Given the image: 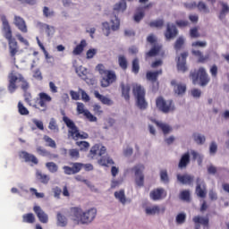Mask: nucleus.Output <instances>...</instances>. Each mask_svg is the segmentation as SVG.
Listing matches in <instances>:
<instances>
[{
	"mask_svg": "<svg viewBox=\"0 0 229 229\" xmlns=\"http://www.w3.org/2000/svg\"><path fill=\"white\" fill-rule=\"evenodd\" d=\"M38 106L41 108V112H47V104L53 101V98L46 92H40L38 94Z\"/></svg>",
	"mask_w": 229,
	"mask_h": 229,
	"instance_id": "nucleus-13",
	"label": "nucleus"
},
{
	"mask_svg": "<svg viewBox=\"0 0 229 229\" xmlns=\"http://www.w3.org/2000/svg\"><path fill=\"white\" fill-rule=\"evenodd\" d=\"M44 140H45V142L47 143V146L49 148H53L54 149H56V142L51 137H49L47 135H45L44 136Z\"/></svg>",
	"mask_w": 229,
	"mask_h": 229,
	"instance_id": "nucleus-50",
	"label": "nucleus"
},
{
	"mask_svg": "<svg viewBox=\"0 0 229 229\" xmlns=\"http://www.w3.org/2000/svg\"><path fill=\"white\" fill-rule=\"evenodd\" d=\"M189 164H191V154L189 152H186L182 155L178 164V167L179 169H186Z\"/></svg>",
	"mask_w": 229,
	"mask_h": 229,
	"instance_id": "nucleus-25",
	"label": "nucleus"
},
{
	"mask_svg": "<svg viewBox=\"0 0 229 229\" xmlns=\"http://www.w3.org/2000/svg\"><path fill=\"white\" fill-rule=\"evenodd\" d=\"M18 112L21 115L30 114V111L28 110V108H26V106H24V105L21 101L18 103Z\"/></svg>",
	"mask_w": 229,
	"mask_h": 229,
	"instance_id": "nucleus-46",
	"label": "nucleus"
},
{
	"mask_svg": "<svg viewBox=\"0 0 229 229\" xmlns=\"http://www.w3.org/2000/svg\"><path fill=\"white\" fill-rule=\"evenodd\" d=\"M72 212L74 217L80 220L81 225H89V223H92V221L96 219V216H98V209H96V208H91L85 212L80 208H72Z\"/></svg>",
	"mask_w": 229,
	"mask_h": 229,
	"instance_id": "nucleus-4",
	"label": "nucleus"
},
{
	"mask_svg": "<svg viewBox=\"0 0 229 229\" xmlns=\"http://www.w3.org/2000/svg\"><path fill=\"white\" fill-rule=\"evenodd\" d=\"M191 54L193 56H196L198 58L199 64H205L210 58V55H204L203 53L199 50H192Z\"/></svg>",
	"mask_w": 229,
	"mask_h": 229,
	"instance_id": "nucleus-30",
	"label": "nucleus"
},
{
	"mask_svg": "<svg viewBox=\"0 0 229 229\" xmlns=\"http://www.w3.org/2000/svg\"><path fill=\"white\" fill-rule=\"evenodd\" d=\"M118 64H119V67L123 69V71H126V69H128V59H126V56L123 55H119Z\"/></svg>",
	"mask_w": 229,
	"mask_h": 229,
	"instance_id": "nucleus-35",
	"label": "nucleus"
},
{
	"mask_svg": "<svg viewBox=\"0 0 229 229\" xmlns=\"http://www.w3.org/2000/svg\"><path fill=\"white\" fill-rule=\"evenodd\" d=\"M36 178L41 183H44L45 185H47L49 183V175L42 174V172L38 171L36 173Z\"/></svg>",
	"mask_w": 229,
	"mask_h": 229,
	"instance_id": "nucleus-33",
	"label": "nucleus"
},
{
	"mask_svg": "<svg viewBox=\"0 0 229 229\" xmlns=\"http://www.w3.org/2000/svg\"><path fill=\"white\" fill-rule=\"evenodd\" d=\"M68 155L72 160H78L80 158V150L78 148L69 149Z\"/></svg>",
	"mask_w": 229,
	"mask_h": 229,
	"instance_id": "nucleus-41",
	"label": "nucleus"
},
{
	"mask_svg": "<svg viewBox=\"0 0 229 229\" xmlns=\"http://www.w3.org/2000/svg\"><path fill=\"white\" fill-rule=\"evenodd\" d=\"M22 222L33 225L35 223V215L33 213H27L22 216Z\"/></svg>",
	"mask_w": 229,
	"mask_h": 229,
	"instance_id": "nucleus-38",
	"label": "nucleus"
},
{
	"mask_svg": "<svg viewBox=\"0 0 229 229\" xmlns=\"http://www.w3.org/2000/svg\"><path fill=\"white\" fill-rule=\"evenodd\" d=\"M193 223L195 224V229H199L202 226H205L206 228H208V218H205L203 216H196L192 218Z\"/></svg>",
	"mask_w": 229,
	"mask_h": 229,
	"instance_id": "nucleus-23",
	"label": "nucleus"
},
{
	"mask_svg": "<svg viewBox=\"0 0 229 229\" xmlns=\"http://www.w3.org/2000/svg\"><path fill=\"white\" fill-rule=\"evenodd\" d=\"M33 211L36 214L38 219L40 221V223H43L44 225L49 223V216L46 214L44 209L40 208V206H34Z\"/></svg>",
	"mask_w": 229,
	"mask_h": 229,
	"instance_id": "nucleus-18",
	"label": "nucleus"
},
{
	"mask_svg": "<svg viewBox=\"0 0 229 229\" xmlns=\"http://www.w3.org/2000/svg\"><path fill=\"white\" fill-rule=\"evenodd\" d=\"M2 22L3 31L4 32V38H6L9 46V55L15 64V55L19 53V44L17 43V40L13 38L12 34V27H10L8 20L5 17H4L2 18Z\"/></svg>",
	"mask_w": 229,
	"mask_h": 229,
	"instance_id": "nucleus-1",
	"label": "nucleus"
},
{
	"mask_svg": "<svg viewBox=\"0 0 229 229\" xmlns=\"http://www.w3.org/2000/svg\"><path fill=\"white\" fill-rule=\"evenodd\" d=\"M175 24L178 28H187V26H189V21L185 20H178L175 21Z\"/></svg>",
	"mask_w": 229,
	"mask_h": 229,
	"instance_id": "nucleus-60",
	"label": "nucleus"
},
{
	"mask_svg": "<svg viewBox=\"0 0 229 229\" xmlns=\"http://www.w3.org/2000/svg\"><path fill=\"white\" fill-rule=\"evenodd\" d=\"M79 92H81L82 101H85V103H89V101H90V97H89V94H87L85 90L79 88Z\"/></svg>",
	"mask_w": 229,
	"mask_h": 229,
	"instance_id": "nucleus-57",
	"label": "nucleus"
},
{
	"mask_svg": "<svg viewBox=\"0 0 229 229\" xmlns=\"http://www.w3.org/2000/svg\"><path fill=\"white\" fill-rule=\"evenodd\" d=\"M80 91L70 90V96L73 101H80Z\"/></svg>",
	"mask_w": 229,
	"mask_h": 229,
	"instance_id": "nucleus-62",
	"label": "nucleus"
},
{
	"mask_svg": "<svg viewBox=\"0 0 229 229\" xmlns=\"http://www.w3.org/2000/svg\"><path fill=\"white\" fill-rule=\"evenodd\" d=\"M166 196L167 191L164 188L154 189L149 193L150 199L153 201H160V199H164Z\"/></svg>",
	"mask_w": 229,
	"mask_h": 229,
	"instance_id": "nucleus-15",
	"label": "nucleus"
},
{
	"mask_svg": "<svg viewBox=\"0 0 229 229\" xmlns=\"http://www.w3.org/2000/svg\"><path fill=\"white\" fill-rule=\"evenodd\" d=\"M37 153H38V155H41V157H47V155H49V151L42 147L37 148Z\"/></svg>",
	"mask_w": 229,
	"mask_h": 229,
	"instance_id": "nucleus-63",
	"label": "nucleus"
},
{
	"mask_svg": "<svg viewBox=\"0 0 229 229\" xmlns=\"http://www.w3.org/2000/svg\"><path fill=\"white\" fill-rule=\"evenodd\" d=\"M70 165L72 166H67L64 165L63 167L64 174H78L81 169H83V164L82 163H70Z\"/></svg>",
	"mask_w": 229,
	"mask_h": 229,
	"instance_id": "nucleus-14",
	"label": "nucleus"
},
{
	"mask_svg": "<svg viewBox=\"0 0 229 229\" xmlns=\"http://www.w3.org/2000/svg\"><path fill=\"white\" fill-rule=\"evenodd\" d=\"M226 13H229V6L226 4H222V10L219 14V19L223 21L226 17Z\"/></svg>",
	"mask_w": 229,
	"mask_h": 229,
	"instance_id": "nucleus-49",
	"label": "nucleus"
},
{
	"mask_svg": "<svg viewBox=\"0 0 229 229\" xmlns=\"http://www.w3.org/2000/svg\"><path fill=\"white\" fill-rule=\"evenodd\" d=\"M146 214H148L149 216H155V214H160V208L158 206L147 208Z\"/></svg>",
	"mask_w": 229,
	"mask_h": 229,
	"instance_id": "nucleus-47",
	"label": "nucleus"
},
{
	"mask_svg": "<svg viewBox=\"0 0 229 229\" xmlns=\"http://www.w3.org/2000/svg\"><path fill=\"white\" fill-rule=\"evenodd\" d=\"M106 153V147L96 144L91 147L88 157L91 158V160H94V158H98V157H103V155H105Z\"/></svg>",
	"mask_w": 229,
	"mask_h": 229,
	"instance_id": "nucleus-12",
	"label": "nucleus"
},
{
	"mask_svg": "<svg viewBox=\"0 0 229 229\" xmlns=\"http://www.w3.org/2000/svg\"><path fill=\"white\" fill-rule=\"evenodd\" d=\"M8 80V85H7V89L8 91L10 92V94H13V92H15V90H17L18 86H17V82L19 81L20 83H21V89L23 90V92H28V89H30V82H28V81H26V79L24 78V76L21 73H17L15 72V71H12L7 77Z\"/></svg>",
	"mask_w": 229,
	"mask_h": 229,
	"instance_id": "nucleus-3",
	"label": "nucleus"
},
{
	"mask_svg": "<svg viewBox=\"0 0 229 229\" xmlns=\"http://www.w3.org/2000/svg\"><path fill=\"white\" fill-rule=\"evenodd\" d=\"M162 51V46L160 44H155L148 52L145 54L146 58H153V56H157Z\"/></svg>",
	"mask_w": 229,
	"mask_h": 229,
	"instance_id": "nucleus-27",
	"label": "nucleus"
},
{
	"mask_svg": "<svg viewBox=\"0 0 229 229\" xmlns=\"http://www.w3.org/2000/svg\"><path fill=\"white\" fill-rule=\"evenodd\" d=\"M165 21L162 19L152 21L148 23L150 28H157V30H162L164 28Z\"/></svg>",
	"mask_w": 229,
	"mask_h": 229,
	"instance_id": "nucleus-37",
	"label": "nucleus"
},
{
	"mask_svg": "<svg viewBox=\"0 0 229 229\" xmlns=\"http://www.w3.org/2000/svg\"><path fill=\"white\" fill-rule=\"evenodd\" d=\"M155 123L157 124V128H160V130H162L165 135H167V133L171 131V127H169V125L159 122H155Z\"/></svg>",
	"mask_w": 229,
	"mask_h": 229,
	"instance_id": "nucleus-42",
	"label": "nucleus"
},
{
	"mask_svg": "<svg viewBox=\"0 0 229 229\" xmlns=\"http://www.w3.org/2000/svg\"><path fill=\"white\" fill-rule=\"evenodd\" d=\"M187 56H189V52H183L181 54V56L177 60V70L181 72H186L187 68Z\"/></svg>",
	"mask_w": 229,
	"mask_h": 229,
	"instance_id": "nucleus-17",
	"label": "nucleus"
},
{
	"mask_svg": "<svg viewBox=\"0 0 229 229\" xmlns=\"http://www.w3.org/2000/svg\"><path fill=\"white\" fill-rule=\"evenodd\" d=\"M190 78H191L193 83H196V81L199 80L202 87H205V85H208V81H210V78H208V74H207V71L203 67L199 68L198 71L194 70L191 72Z\"/></svg>",
	"mask_w": 229,
	"mask_h": 229,
	"instance_id": "nucleus-8",
	"label": "nucleus"
},
{
	"mask_svg": "<svg viewBox=\"0 0 229 229\" xmlns=\"http://www.w3.org/2000/svg\"><path fill=\"white\" fill-rule=\"evenodd\" d=\"M177 182L182 185H192L194 183V175L188 174H177Z\"/></svg>",
	"mask_w": 229,
	"mask_h": 229,
	"instance_id": "nucleus-20",
	"label": "nucleus"
},
{
	"mask_svg": "<svg viewBox=\"0 0 229 229\" xmlns=\"http://www.w3.org/2000/svg\"><path fill=\"white\" fill-rule=\"evenodd\" d=\"M193 140L197 144H199V145L205 144V141L207 140L205 136L199 133H193Z\"/></svg>",
	"mask_w": 229,
	"mask_h": 229,
	"instance_id": "nucleus-44",
	"label": "nucleus"
},
{
	"mask_svg": "<svg viewBox=\"0 0 229 229\" xmlns=\"http://www.w3.org/2000/svg\"><path fill=\"white\" fill-rule=\"evenodd\" d=\"M144 165H137L131 171H134L135 174V183L138 187H144Z\"/></svg>",
	"mask_w": 229,
	"mask_h": 229,
	"instance_id": "nucleus-10",
	"label": "nucleus"
},
{
	"mask_svg": "<svg viewBox=\"0 0 229 229\" xmlns=\"http://www.w3.org/2000/svg\"><path fill=\"white\" fill-rule=\"evenodd\" d=\"M190 37H191V38H199V32H198V27H194L190 30Z\"/></svg>",
	"mask_w": 229,
	"mask_h": 229,
	"instance_id": "nucleus-59",
	"label": "nucleus"
},
{
	"mask_svg": "<svg viewBox=\"0 0 229 229\" xmlns=\"http://www.w3.org/2000/svg\"><path fill=\"white\" fill-rule=\"evenodd\" d=\"M87 47V41L85 39H82L79 45L75 47L72 53L75 55H81L83 53V50Z\"/></svg>",
	"mask_w": 229,
	"mask_h": 229,
	"instance_id": "nucleus-32",
	"label": "nucleus"
},
{
	"mask_svg": "<svg viewBox=\"0 0 229 229\" xmlns=\"http://www.w3.org/2000/svg\"><path fill=\"white\" fill-rule=\"evenodd\" d=\"M94 96L102 105H106L107 106H112L114 105V100L110 99L108 97L103 96L99 91H95Z\"/></svg>",
	"mask_w": 229,
	"mask_h": 229,
	"instance_id": "nucleus-28",
	"label": "nucleus"
},
{
	"mask_svg": "<svg viewBox=\"0 0 229 229\" xmlns=\"http://www.w3.org/2000/svg\"><path fill=\"white\" fill-rule=\"evenodd\" d=\"M77 114H79V115L83 114L84 117H86V119H88V121H89V123H97L98 122V117L94 116V114H92V113H90V111H89L88 109H85V105L81 102H77Z\"/></svg>",
	"mask_w": 229,
	"mask_h": 229,
	"instance_id": "nucleus-11",
	"label": "nucleus"
},
{
	"mask_svg": "<svg viewBox=\"0 0 229 229\" xmlns=\"http://www.w3.org/2000/svg\"><path fill=\"white\" fill-rule=\"evenodd\" d=\"M56 219L57 226H67V217H65V216H64L62 213L57 212Z\"/></svg>",
	"mask_w": 229,
	"mask_h": 229,
	"instance_id": "nucleus-34",
	"label": "nucleus"
},
{
	"mask_svg": "<svg viewBox=\"0 0 229 229\" xmlns=\"http://www.w3.org/2000/svg\"><path fill=\"white\" fill-rule=\"evenodd\" d=\"M96 71H98L100 76L99 83L102 89H106L117 81V74H115V72L113 70H106L105 64H98L96 66Z\"/></svg>",
	"mask_w": 229,
	"mask_h": 229,
	"instance_id": "nucleus-2",
	"label": "nucleus"
},
{
	"mask_svg": "<svg viewBox=\"0 0 229 229\" xmlns=\"http://www.w3.org/2000/svg\"><path fill=\"white\" fill-rule=\"evenodd\" d=\"M162 72H163L162 69L155 72H147L146 78L148 81L155 83V81H157L158 76L162 75Z\"/></svg>",
	"mask_w": 229,
	"mask_h": 229,
	"instance_id": "nucleus-29",
	"label": "nucleus"
},
{
	"mask_svg": "<svg viewBox=\"0 0 229 229\" xmlns=\"http://www.w3.org/2000/svg\"><path fill=\"white\" fill-rule=\"evenodd\" d=\"M180 198L183 201H189V199H191V192L187 190L182 191L180 194Z\"/></svg>",
	"mask_w": 229,
	"mask_h": 229,
	"instance_id": "nucleus-56",
	"label": "nucleus"
},
{
	"mask_svg": "<svg viewBox=\"0 0 229 229\" xmlns=\"http://www.w3.org/2000/svg\"><path fill=\"white\" fill-rule=\"evenodd\" d=\"M124 10H126V2H119L114 6V12H124Z\"/></svg>",
	"mask_w": 229,
	"mask_h": 229,
	"instance_id": "nucleus-48",
	"label": "nucleus"
},
{
	"mask_svg": "<svg viewBox=\"0 0 229 229\" xmlns=\"http://www.w3.org/2000/svg\"><path fill=\"white\" fill-rule=\"evenodd\" d=\"M120 89L122 92V98H123L125 101H130V92L131 90V86L128 83L121 82Z\"/></svg>",
	"mask_w": 229,
	"mask_h": 229,
	"instance_id": "nucleus-24",
	"label": "nucleus"
},
{
	"mask_svg": "<svg viewBox=\"0 0 229 229\" xmlns=\"http://www.w3.org/2000/svg\"><path fill=\"white\" fill-rule=\"evenodd\" d=\"M132 94L136 98V105L140 110H146L148 103L146 101V89L139 84H136L132 89Z\"/></svg>",
	"mask_w": 229,
	"mask_h": 229,
	"instance_id": "nucleus-6",
	"label": "nucleus"
},
{
	"mask_svg": "<svg viewBox=\"0 0 229 229\" xmlns=\"http://www.w3.org/2000/svg\"><path fill=\"white\" fill-rule=\"evenodd\" d=\"M184 44H185V39H183V38L182 37L178 38L174 46L175 51H180L183 47Z\"/></svg>",
	"mask_w": 229,
	"mask_h": 229,
	"instance_id": "nucleus-45",
	"label": "nucleus"
},
{
	"mask_svg": "<svg viewBox=\"0 0 229 229\" xmlns=\"http://www.w3.org/2000/svg\"><path fill=\"white\" fill-rule=\"evenodd\" d=\"M76 146L80 148L81 151H89V148H90V143H89V141H76Z\"/></svg>",
	"mask_w": 229,
	"mask_h": 229,
	"instance_id": "nucleus-43",
	"label": "nucleus"
},
{
	"mask_svg": "<svg viewBox=\"0 0 229 229\" xmlns=\"http://www.w3.org/2000/svg\"><path fill=\"white\" fill-rule=\"evenodd\" d=\"M147 42H148V44H151V46H155V44H158L157 43V37H155V35L153 34H150L148 36Z\"/></svg>",
	"mask_w": 229,
	"mask_h": 229,
	"instance_id": "nucleus-64",
	"label": "nucleus"
},
{
	"mask_svg": "<svg viewBox=\"0 0 229 229\" xmlns=\"http://www.w3.org/2000/svg\"><path fill=\"white\" fill-rule=\"evenodd\" d=\"M20 157L21 158H23L25 162H31V164H34V165H37V164H38V159L33 154H30L26 151H21L20 153Z\"/></svg>",
	"mask_w": 229,
	"mask_h": 229,
	"instance_id": "nucleus-26",
	"label": "nucleus"
},
{
	"mask_svg": "<svg viewBox=\"0 0 229 229\" xmlns=\"http://www.w3.org/2000/svg\"><path fill=\"white\" fill-rule=\"evenodd\" d=\"M48 128L53 131H58V124H56V120H55V118H51Z\"/></svg>",
	"mask_w": 229,
	"mask_h": 229,
	"instance_id": "nucleus-55",
	"label": "nucleus"
},
{
	"mask_svg": "<svg viewBox=\"0 0 229 229\" xmlns=\"http://www.w3.org/2000/svg\"><path fill=\"white\" fill-rule=\"evenodd\" d=\"M178 35V29H176V25L167 23L166 30L165 32V37L167 40H171V38H174Z\"/></svg>",
	"mask_w": 229,
	"mask_h": 229,
	"instance_id": "nucleus-21",
	"label": "nucleus"
},
{
	"mask_svg": "<svg viewBox=\"0 0 229 229\" xmlns=\"http://www.w3.org/2000/svg\"><path fill=\"white\" fill-rule=\"evenodd\" d=\"M171 85L174 87V92L178 96H183V93L187 91V85L182 82L178 83L176 80H172Z\"/></svg>",
	"mask_w": 229,
	"mask_h": 229,
	"instance_id": "nucleus-19",
	"label": "nucleus"
},
{
	"mask_svg": "<svg viewBox=\"0 0 229 229\" xmlns=\"http://www.w3.org/2000/svg\"><path fill=\"white\" fill-rule=\"evenodd\" d=\"M160 179L163 183H169V175L167 174V170L160 171Z\"/></svg>",
	"mask_w": 229,
	"mask_h": 229,
	"instance_id": "nucleus-52",
	"label": "nucleus"
},
{
	"mask_svg": "<svg viewBox=\"0 0 229 229\" xmlns=\"http://www.w3.org/2000/svg\"><path fill=\"white\" fill-rule=\"evenodd\" d=\"M96 55H98V49L91 48L87 51L86 57L88 60H90L93 56H96Z\"/></svg>",
	"mask_w": 229,
	"mask_h": 229,
	"instance_id": "nucleus-58",
	"label": "nucleus"
},
{
	"mask_svg": "<svg viewBox=\"0 0 229 229\" xmlns=\"http://www.w3.org/2000/svg\"><path fill=\"white\" fill-rule=\"evenodd\" d=\"M46 167L48 169L49 173L55 174L58 173V165L55 162H47L46 163Z\"/></svg>",
	"mask_w": 229,
	"mask_h": 229,
	"instance_id": "nucleus-40",
	"label": "nucleus"
},
{
	"mask_svg": "<svg viewBox=\"0 0 229 229\" xmlns=\"http://www.w3.org/2000/svg\"><path fill=\"white\" fill-rule=\"evenodd\" d=\"M14 25L21 33H28V25H26V21L22 17L14 16Z\"/></svg>",
	"mask_w": 229,
	"mask_h": 229,
	"instance_id": "nucleus-22",
	"label": "nucleus"
},
{
	"mask_svg": "<svg viewBox=\"0 0 229 229\" xmlns=\"http://www.w3.org/2000/svg\"><path fill=\"white\" fill-rule=\"evenodd\" d=\"M196 190L195 192L199 198H207V184L205 182L201 180V178L198 177L196 179Z\"/></svg>",
	"mask_w": 229,
	"mask_h": 229,
	"instance_id": "nucleus-16",
	"label": "nucleus"
},
{
	"mask_svg": "<svg viewBox=\"0 0 229 229\" xmlns=\"http://www.w3.org/2000/svg\"><path fill=\"white\" fill-rule=\"evenodd\" d=\"M209 153L210 155H216L217 153V144L215 141H212L209 146Z\"/></svg>",
	"mask_w": 229,
	"mask_h": 229,
	"instance_id": "nucleus-61",
	"label": "nucleus"
},
{
	"mask_svg": "<svg viewBox=\"0 0 229 229\" xmlns=\"http://www.w3.org/2000/svg\"><path fill=\"white\" fill-rule=\"evenodd\" d=\"M114 198L120 201L123 205L126 203V195L124 194V190H120L114 192Z\"/></svg>",
	"mask_w": 229,
	"mask_h": 229,
	"instance_id": "nucleus-36",
	"label": "nucleus"
},
{
	"mask_svg": "<svg viewBox=\"0 0 229 229\" xmlns=\"http://www.w3.org/2000/svg\"><path fill=\"white\" fill-rule=\"evenodd\" d=\"M185 219H187V216L185 213H180L176 216V223L177 225H183L185 223Z\"/></svg>",
	"mask_w": 229,
	"mask_h": 229,
	"instance_id": "nucleus-53",
	"label": "nucleus"
},
{
	"mask_svg": "<svg viewBox=\"0 0 229 229\" xmlns=\"http://www.w3.org/2000/svg\"><path fill=\"white\" fill-rule=\"evenodd\" d=\"M131 71L134 74H139V72L140 71V64L139 58L135 57L132 60V64H131Z\"/></svg>",
	"mask_w": 229,
	"mask_h": 229,
	"instance_id": "nucleus-39",
	"label": "nucleus"
},
{
	"mask_svg": "<svg viewBox=\"0 0 229 229\" xmlns=\"http://www.w3.org/2000/svg\"><path fill=\"white\" fill-rule=\"evenodd\" d=\"M100 159L98 160L99 165H102L103 167H108L109 165H114L115 164L114 162V159H112L108 156H100Z\"/></svg>",
	"mask_w": 229,
	"mask_h": 229,
	"instance_id": "nucleus-31",
	"label": "nucleus"
},
{
	"mask_svg": "<svg viewBox=\"0 0 229 229\" xmlns=\"http://www.w3.org/2000/svg\"><path fill=\"white\" fill-rule=\"evenodd\" d=\"M64 123L66 124L68 130V137H71L73 140H78L79 139H87L89 137V133L82 132L80 133V130L76 126V123L72 120H71L67 116L63 117Z\"/></svg>",
	"mask_w": 229,
	"mask_h": 229,
	"instance_id": "nucleus-5",
	"label": "nucleus"
},
{
	"mask_svg": "<svg viewBox=\"0 0 229 229\" xmlns=\"http://www.w3.org/2000/svg\"><path fill=\"white\" fill-rule=\"evenodd\" d=\"M156 106L157 110L163 114H169L170 112H174L176 106H174V102L172 99H165L162 97H158L156 99Z\"/></svg>",
	"mask_w": 229,
	"mask_h": 229,
	"instance_id": "nucleus-7",
	"label": "nucleus"
},
{
	"mask_svg": "<svg viewBox=\"0 0 229 229\" xmlns=\"http://www.w3.org/2000/svg\"><path fill=\"white\" fill-rule=\"evenodd\" d=\"M111 24L112 25L110 27V23H108V21H105L102 23V30L106 37H108L111 31H117L119 30V28H121V21L115 15L114 18L111 19Z\"/></svg>",
	"mask_w": 229,
	"mask_h": 229,
	"instance_id": "nucleus-9",
	"label": "nucleus"
},
{
	"mask_svg": "<svg viewBox=\"0 0 229 229\" xmlns=\"http://www.w3.org/2000/svg\"><path fill=\"white\" fill-rule=\"evenodd\" d=\"M137 13L134 15L135 22H140L144 19V11L137 9Z\"/></svg>",
	"mask_w": 229,
	"mask_h": 229,
	"instance_id": "nucleus-54",
	"label": "nucleus"
},
{
	"mask_svg": "<svg viewBox=\"0 0 229 229\" xmlns=\"http://www.w3.org/2000/svg\"><path fill=\"white\" fill-rule=\"evenodd\" d=\"M197 8L199 12H203V13H210V10L204 2H199Z\"/></svg>",
	"mask_w": 229,
	"mask_h": 229,
	"instance_id": "nucleus-51",
	"label": "nucleus"
}]
</instances>
